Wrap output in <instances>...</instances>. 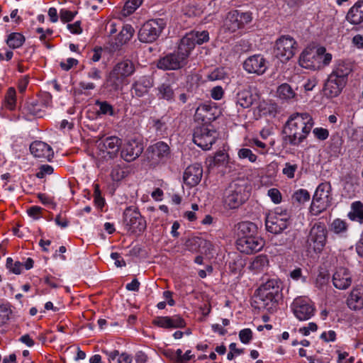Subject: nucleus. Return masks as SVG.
Segmentation results:
<instances>
[{"label":"nucleus","mask_w":363,"mask_h":363,"mask_svg":"<svg viewBox=\"0 0 363 363\" xmlns=\"http://www.w3.org/2000/svg\"><path fill=\"white\" fill-rule=\"evenodd\" d=\"M290 277L294 281L301 280L302 282L306 281V277L303 275L302 269L299 267L293 269L290 272Z\"/></svg>","instance_id":"5fc2aeb1"},{"label":"nucleus","mask_w":363,"mask_h":363,"mask_svg":"<svg viewBox=\"0 0 363 363\" xmlns=\"http://www.w3.org/2000/svg\"><path fill=\"white\" fill-rule=\"evenodd\" d=\"M325 48L324 47H320L318 48V59H319V65H320V62L323 65H328L332 60V55L330 53H325Z\"/></svg>","instance_id":"c03bdc74"},{"label":"nucleus","mask_w":363,"mask_h":363,"mask_svg":"<svg viewBox=\"0 0 363 363\" xmlns=\"http://www.w3.org/2000/svg\"><path fill=\"white\" fill-rule=\"evenodd\" d=\"M238 16L240 18V21H241V23L243 26V27H245V25L249 24L252 21L251 12H240L238 11Z\"/></svg>","instance_id":"6e6d98bb"},{"label":"nucleus","mask_w":363,"mask_h":363,"mask_svg":"<svg viewBox=\"0 0 363 363\" xmlns=\"http://www.w3.org/2000/svg\"><path fill=\"white\" fill-rule=\"evenodd\" d=\"M249 196L250 193L244 184L233 182L224 191L223 202L230 209H236L245 203Z\"/></svg>","instance_id":"0eeeda50"},{"label":"nucleus","mask_w":363,"mask_h":363,"mask_svg":"<svg viewBox=\"0 0 363 363\" xmlns=\"http://www.w3.org/2000/svg\"><path fill=\"white\" fill-rule=\"evenodd\" d=\"M147 158L152 166L164 163L170 158L171 151L169 145L162 141L149 146L146 150Z\"/></svg>","instance_id":"ddd939ff"},{"label":"nucleus","mask_w":363,"mask_h":363,"mask_svg":"<svg viewBox=\"0 0 363 363\" xmlns=\"http://www.w3.org/2000/svg\"><path fill=\"white\" fill-rule=\"evenodd\" d=\"M220 113L219 108L215 104L204 103L196 108L195 118L206 124L216 120Z\"/></svg>","instance_id":"6ab92c4d"},{"label":"nucleus","mask_w":363,"mask_h":363,"mask_svg":"<svg viewBox=\"0 0 363 363\" xmlns=\"http://www.w3.org/2000/svg\"><path fill=\"white\" fill-rule=\"evenodd\" d=\"M11 309L8 305H0V325L5 324L10 318Z\"/></svg>","instance_id":"37998d69"},{"label":"nucleus","mask_w":363,"mask_h":363,"mask_svg":"<svg viewBox=\"0 0 363 363\" xmlns=\"http://www.w3.org/2000/svg\"><path fill=\"white\" fill-rule=\"evenodd\" d=\"M152 324L164 329H169V316H157L152 320Z\"/></svg>","instance_id":"49530a36"},{"label":"nucleus","mask_w":363,"mask_h":363,"mask_svg":"<svg viewBox=\"0 0 363 363\" xmlns=\"http://www.w3.org/2000/svg\"><path fill=\"white\" fill-rule=\"evenodd\" d=\"M28 82L29 78L28 76H24L22 79L19 80L18 88L21 93L25 91L28 84Z\"/></svg>","instance_id":"774afa93"},{"label":"nucleus","mask_w":363,"mask_h":363,"mask_svg":"<svg viewBox=\"0 0 363 363\" xmlns=\"http://www.w3.org/2000/svg\"><path fill=\"white\" fill-rule=\"evenodd\" d=\"M24 35L20 33H11L7 36L6 43L12 49L21 48L25 43Z\"/></svg>","instance_id":"473e14b6"},{"label":"nucleus","mask_w":363,"mask_h":363,"mask_svg":"<svg viewBox=\"0 0 363 363\" xmlns=\"http://www.w3.org/2000/svg\"><path fill=\"white\" fill-rule=\"evenodd\" d=\"M269 265V259L267 255H259L254 258L250 264V268L255 272H260L267 268Z\"/></svg>","instance_id":"72a5a7b5"},{"label":"nucleus","mask_w":363,"mask_h":363,"mask_svg":"<svg viewBox=\"0 0 363 363\" xmlns=\"http://www.w3.org/2000/svg\"><path fill=\"white\" fill-rule=\"evenodd\" d=\"M87 76L90 79L99 80L101 78V72L96 67H92L88 72Z\"/></svg>","instance_id":"680f3d73"},{"label":"nucleus","mask_w":363,"mask_h":363,"mask_svg":"<svg viewBox=\"0 0 363 363\" xmlns=\"http://www.w3.org/2000/svg\"><path fill=\"white\" fill-rule=\"evenodd\" d=\"M282 297L281 283L277 279H269L256 290L255 307L272 313L277 311L278 303Z\"/></svg>","instance_id":"f03ea898"},{"label":"nucleus","mask_w":363,"mask_h":363,"mask_svg":"<svg viewBox=\"0 0 363 363\" xmlns=\"http://www.w3.org/2000/svg\"><path fill=\"white\" fill-rule=\"evenodd\" d=\"M136 9L137 7L135 6L130 1H128L125 2L123 6V11L124 15H130L133 13Z\"/></svg>","instance_id":"338daca9"},{"label":"nucleus","mask_w":363,"mask_h":363,"mask_svg":"<svg viewBox=\"0 0 363 363\" xmlns=\"http://www.w3.org/2000/svg\"><path fill=\"white\" fill-rule=\"evenodd\" d=\"M159 98L171 101L174 99V90L169 84H162L158 87Z\"/></svg>","instance_id":"4c0bfd02"},{"label":"nucleus","mask_w":363,"mask_h":363,"mask_svg":"<svg viewBox=\"0 0 363 363\" xmlns=\"http://www.w3.org/2000/svg\"><path fill=\"white\" fill-rule=\"evenodd\" d=\"M143 145L140 141L131 139L127 140L121 148V157L125 162L135 160L143 151Z\"/></svg>","instance_id":"f3484780"},{"label":"nucleus","mask_w":363,"mask_h":363,"mask_svg":"<svg viewBox=\"0 0 363 363\" xmlns=\"http://www.w3.org/2000/svg\"><path fill=\"white\" fill-rule=\"evenodd\" d=\"M134 29L130 25L123 26L117 38H116V48L129 41L133 35Z\"/></svg>","instance_id":"7c9ffc66"},{"label":"nucleus","mask_w":363,"mask_h":363,"mask_svg":"<svg viewBox=\"0 0 363 363\" xmlns=\"http://www.w3.org/2000/svg\"><path fill=\"white\" fill-rule=\"evenodd\" d=\"M352 211L348 213L351 220L363 223V203L361 201H354L351 206Z\"/></svg>","instance_id":"2f4dec72"},{"label":"nucleus","mask_w":363,"mask_h":363,"mask_svg":"<svg viewBox=\"0 0 363 363\" xmlns=\"http://www.w3.org/2000/svg\"><path fill=\"white\" fill-rule=\"evenodd\" d=\"M290 225L286 211H279L276 209L275 215H271L266 218L265 225L267 231L274 233H281Z\"/></svg>","instance_id":"2eb2a0df"},{"label":"nucleus","mask_w":363,"mask_h":363,"mask_svg":"<svg viewBox=\"0 0 363 363\" xmlns=\"http://www.w3.org/2000/svg\"><path fill=\"white\" fill-rule=\"evenodd\" d=\"M299 64L306 69H319L320 65H319L318 49L315 51L304 50L300 55Z\"/></svg>","instance_id":"5701e85b"},{"label":"nucleus","mask_w":363,"mask_h":363,"mask_svg":"<svg viewBox=\"0 0 363 363\" xmlns=\"http://www.w3.org/2000/svg\"><path fill=\"white\" fill-rule=\"evenodd\" d=\"M332 187L330 182L320 184L313 196L310 206V213L313 216H318L332 204Z\"/></svg>","instance_id":"423d86ee"},{"label":"nucleus","mask_w":363,"mask_h":363,"mask_svg":"<svg viewBox=\"0 0 363 363\" xmlns=\"http://www.w3.org/2000/svg\"><path fill=\"white\" fill-rule=\"evenodd\" d=\"M223 89L221 86H217L212 89L211 91V97L215 100H220L223 96Z\"/></svg>","instance_id":"13d9d810"},{"label":"nucleus","mask_w":363,"mask_h":363,"mask_svg":"<svg viewBox=\"0 0 363 363\" xmlns=\"http://www.w3.org/2000/svg\"><path fill=\"white\" fill-rule=\"evenodd\" d=\"M135 72L133 62L130 60H124L118 62L110 72L104 86L109 91L121 89L125 79Z\"/></svg>","instance_id":"20e7f679"},{"label":"nucleus","mask_w":363,"mask_h":363,"mask_svg":"<svg viewBox=\"0 0 363 363\" xmlns=\"http://www.w3.org/2000/svg\"><path fill=\"white\" fill-rule=\"evenodd\" d=\"M238 157L242 160H248L250 162H255L257 157L250 149L242 148L238 151Z\"/></svg>","instance_id":"79ce46f5"},{"label":"nucleus","mask_w":363,"mask_h":363,"mask_svg":"<svg viewBox=\"0 0 363 363\" xmlns=\"http://www.w3.org/2000/svg\"><path fill=\"white\" fill-rule=\"evenodd\" d=\"M347 304L350 309L354 311L363 309V287H357L351 291Z\"/></svg>","instance_id":"bb28decb"},{"label":"nucleus","mask_w":363,"mask_h":363,"mask_svg":"<svg viewBox=\"0 0 363 363\" xmlns=\"http://www.w3.org/2000/svg\"><path fill=\"white\" fill-rule=\"evenodd\" d=\"M81 22L76 21L72 24H68L67 28L71 31V33L74 34H79L82 33V30L80 27Z\"/></svg>","instance_id":"69168bd1"},{"label":"nucleus","mask_w":363,"mask_h":363,"mask_svg":"<svg viewBox=\"0 0 363 363\" xmlns=\"http://www.w3.org/2000/svg\"><path fill=\"white\" fill-rule=\"evenodd\" d=\"M239 338L244 344H248L252 338V332L250 328L241 330L239 333Z\"/></svg>","instance_id":"09e8293b"},{"label":"nucleus","mask_w":363,"mask_h":363,"mask_svg":"<svg viewBox=\"0 0 363 363\" xmlns=\"http://www.w3.org/2000/svg\"><path fill=\"white\" fill-rule=\"evenodd\" d=\"M225 75L223 68H216L208 75V79L211 81L220 80L224 79Z\"/></svg>","instance_id":"8fccbe9b"},{"label":"nucleus","mask_w":363,"mask_h":363,"mask_svg":"<svg viewBox=\"0 0 363 363\" xmlns=\"http://www.w3.org/2000/svg\"><path fill=\"white\" fill-rule=\"evenodd\" d=\"M16 105V91L13 87H9L4 98V106L10 111H13Z\"/></svg>","instance_id":"c9c22d12"},{"label":"nucleus","mask_w":363,"mask_h":363,"mask_svg":"<svg viewBox=\"0 0 363 363\" xmlns=\"http://www.w3.org/2000/svg\"><path fill=\"white\" fill-rule=\"evenodd\" d=\"M111 257L112 259L115 260V264L116 267H122L125 266V262L123 258H121L119 253L112 252L111 254Z\"/></svg>","instance_id":"052dcab7"},{"label":"nucleus","mask_w":363,"mask_h":363,"mask_svg":"<svg viewBox=\"0 0 363 363\" xmlns=\"http://www.w3.org/2000/svg\"><path fill=\"white\" fill-rule=\"evenodd\" d=\"M78 60L74 58H68L66 62H60V67L63 70L68 71L73 66L77 65Z\"/></svg>","instance_id":"bf43d9fd"},{"label":"nucleus","mask_w":363,"mask_h":363,"mask_svg":"<svg viewBox=\"0 0 363 363\" xmlns=\"http://www.w3.org/2000/svg\"><path fill=\"white\" fill-rule=\"evenodd\" d=\"M294 315L299 320L310 319L315 313V308L312 301L307 297H298L291 304Z\"/></svg>","instance_id":"4468645a"},{"label":"nucleus","mask_w":363,"mask_h":363,"mask_svg":"<svg viewBox=\"0 0 363 363\" xmlns=\"http://www.w3.org/2000/svg\"><path fill=\"white\" fill-rule=\"evenodd\" d=\"M257 96L248 90H242L237 94V104L243 108L250 107L256 101Z\"/></svg>","instance_id":"c85d7f7f"},{"label":"nucleus","mask_w":363,"mask_h":363,"mask_svg":"<svg viewBox=\"0 0 363 363\" xmlns=\"http://www.w3.org/2000/svg\"><path fill=\"white\" fill-rule=\"evenodd\" d=\"M293 199L299 203H303L310 199V194L306 189H301L293 194Z\"/></svg>","instance_id":"ea45409f"},{"label":"nucleus","mask_w":363,"mask_h":363,"mask_svg":"<svg viewBox=\"0 0 363 363\" xmlns=\"http://www.w3.org/2000/svg\"><path fill=\"white\" fill-rule=\"evenodd\" d=\"M227 18L228 21L230 22L228 29L230 30L232 32H235L239 29L244 28L241 23V21H240L238 10H234L229 12Z\"/></svg>","instance_id":"f704fd0d"},{"label":"nucleus","mask_w":363,"mask_h":363,"mask_svg":"<svg viewBox=\"0 0 363 363\" xmlns=\"http://www.w3.org/2000/svg\"><path fill=\"white\" fill-rule=\"evenodd\" d=\"M267 195L274 203H279L281 201V194L277 189L272 188L269 189Z\"/></svg>","instance_id":"603ef678"},{"label":"nucleus","mask_w":363,"mask_h":363,"mask_svg":"<svg viewBox=\"0 0 363 363\" xmlns=\"http://www.w3.org/2000/svg\"><path fill=\"white\" fill-rule=\"evenodd\" d=\"M169 325L171 328H183L186 326L185 320L180 315L169 316Z\"/></svg>","instance_id":"a19ab883"},{"label":"nucleus","mask_w":363,"mask_h":363,"mask_svg":"<svg viewBox=\"0 0 363 363\" xmlns=\"http://www.w3.org/2000/svg\"><path fill=\"white\" fill-rule=\"evenodd\" d=\"M352 275L349 270L344 267L337 269L333 276V283L338 289H346L352 284Z\"/></svg>","instance_id":"4be33fe9"},{"label":"nucleus","mask_w":363,"mask_h":363,"mask_svg":"<svg viewBox=\"0 0 363 363\" xmlns=\"http://www.w3.org/2000/svg\"><path fill=\"white\" fill-rule=\"evenodd\" d=\"M60 16L62 22L67 23L73 20L75 13L68 10L62 9L60 12Z\"/></svg>","instance_id":"4d7b16f0"},{"label":"nucleus","mask_w":363,"mask_h":363,"mask_svg":"<svg viewBox=\"0 0 363 363\" xmlns=\"http://www.w3.org/2000/svg\"><path fill=\"white\" fill-rule=\"evenodd\" d=\"M313 125V118L308 113L291 114L282 130L284 144L298 146L306 138Z\"/></svg>","instance_id":"f257e3e1"},{"label":"nucleus","mask_w":363,"mask_h":363,"mask_svg":"<svg viewBox=\"0 0 363 363\" xmlns=\"http://www.w3.org/2000/svg\"><path fill=\"white\" fill-rule=\"evenodd\" d=\"M95 105L99 107V110L97 111L99 115H108L111 116L115 115L113 106L108 101L96 100Z\"/></svg>","instance_id":"e433bc0d"},{"label":"nucleus","mask_w":363,"mask_h":363,"mask_svg":"<svg viewBox=\"0 0 363 363\" xmlns=\"http://www.w3.org/2000/svg\"><path fill=\"white\" fill-rule=\"evenodd\" d=\"M298 168L297 164H291L289 162H286L285 164V167H284L282 172L284 175H286L288 178L292 179L294 177V173Z\"/></svg>","instance_id":"de8ad7c7"},{"label":"nucleus","mask_w":363,"mask_h":363,"mask_svg":"<svg viewBox=\"0 0 363 363\" xmlns=\"http://www.w3.org/2000/svg\"><path fill=\"white\" fill-rule=\"evenodd\" d=\"M208 40L209 34L208 31H191L186 34V35L181 39L182 48L186 46L191 52L196 44H203V43L208 41Z\"/></svg>","instance_id":"aec40b11"},{"label":"nucleus","mask_w":363,"mask_h":363,"mask_svg":"<svg viewBox=\"0 0 363 363\" xmlns=\"http://www.w3.org/2000/svg\"><path fill=\"white\" fill-rule=\"evenodd\" d=\"M352 71V65L350 62L344 60L337 61L325 82L324 94L328 98L339 96L347 84L348 76Z\"/></svg>","instance_id":"7ed1b4c3"},{"label":"nucleus","mask_w":363,"mask_h":363,"mask_svg":"<svg viewBox=\"0 0 363 363\" xmlns=\"http://www.w3.org/2000/svg\"><path fill=\"white\" fill-rule=\"evenodd\" d=\"M320 338L325 342L335 341L336 338V333L333 330H330L328 333L324 332L321 334Z\"/></svg>","instance_id":"e2e57ef3"},{"label":"nucleus","mask_w":363,"mask_h":363,"mask_svg":"<svg viewBox=\"0 0 363 363\" xmlns=\"http://www.w3.org/2000/svg\"><path fill=\"white\" fill-rule=\"evenodd\" d=\"M123 224L131 234L140 235L147 228L146 220L134 206L127 207L123 212Z\"/></svg>","instance_id":"1a4fd4ad"},{"label":"nucleus","mask_w":363,"mask_h":363,"mask_svg":"<svg viewBox=\"0 0 363 363\" xmlns=\"http://www.w3.org/2000/svg\"><path fill=\"white\" fill-rule=\"evenodd\" d=\"M328 230L324 222H315L311 228L306 241L308 250H313L315 253H320L328 240Z\"/></svg>","instance_id":"39448f33"},{"label":"nucleus","mask_w":363,"mask_h":363,"mask_svg":"<svg viewBox=\"0 0 363 363\" xmlns=\"http://www.w3.org/2000/svg\"><path fill=\"white\" fill-rule=\"evenodd\" d=\"M331 229L336 234L345 233L347 230V224L345 221L336 218L331 224Z\"/></svg>","instance_id":"58836bf2"},{"label":"nucleus","mask_w":363,"mask_h":363,"mask_svg":"<svg viewBox=\"0 0 363 363\" xmlns=\"http://www.w3.org/2000/svg\"><path fill=\"white\" fill-rule=\"evenodd\" d=\"M166 26L162 18L152 19L145 22L138 32V39L140 42L151 43L155 41Z\"/></svg>","instance_id":"9d476101"},{"label":"nucleus","mask_w":363,"mask_h":363,"mask_svg":"<svg viewBox=\"0 0 363 363\" xmlns=\"http://www.w3.org/2000/svg\"><path fill=\"white\" fill-rule=\"evenodd\" d=\"M296 42L289 35H282L277 40L274 53L282 62L289 61L294 55Z\"/></svg>","instance_id":"f8f14e48"},{"label":"nucleus","mask_w":363,"mask_h":363,"mask_svg":"<svg viewBox=\"0 0 363 363\" xmlns=\"http://www.w3.org/2000/svg\"><path fill=\"white\" fill-rule=\"evenodd\" d=\"M30 151L35 157H42L50 160L54 152L51 147L42 141H35L30 145Z\"/></svg>","instance_id":"b1692460"},{"label":"nucleus","mask_w":363,"mask_h":363,"mask_svg":"<svg viewBox=\"0 0 363 363\" xmlns=\"http://www.w3.org/2000/svg\"><path fill=\"white\" fill-rule=\"evenodd\" d=\"M53 172V168L48 164H43L40 167L39 172L36 173V177L43 179L47 174H51Z\"/></svg>","instance_id":"864d4df0"},{"label":"nucleus","mask_w":363,"mask_h":363,"mask_svg":"<svg viewBox=\"0 0 363 363\" xmlns=\"http://www.w3.org/2000/svg\"><path fill=\"white\" fill-rule=\"evenodd\" d=\"M217 138V132L213 128H209L208 125H203L194 128L193 141L204 150H210Z\"/></svg>","instance_id":"9b49d317"},{"label":"nucleus","mask_w":363,"mask_h":363,"mask_svg":"<svg viewBox=\"0 0 363 363\" xmlns=\"http://www.w3.org/2000/svg\"><path fill=\"white\" fill-rule=\"evenodd\" d=\"M146 86L143 85L142 82H135L132 86V93L138 97H141L147 93Z\"/></svg>","instance_id":"a18cd8bd"},{"label":"nucleus","mask_w":363,"mask_h":363,"mask_svg":"<svg viewBox=\"0 0 363 363\" xmlns=\"http://www.w3.org/2000/svg\"><path fill=\"white\" fill-rule=\"evenodd\" d=\"M203 168L201 164L194 163L189 165L184 171L183 179L190 186H196L201 180Z\"/></svg>","instance_id":"412c9836"},{"label":"nucleus","mask_w":363,"mask_h":363,"mask_svg":"<svg viewBox=\"0 0 363 363\" xmlns=\"http://www.w3.org/2000/svg\"><path fill=\"white\" fill-rule=\"evenodd\" d=\"M315 137L320 140H325L329 136V132L323 128H315L313 130Z\"/></svg>","instance_id":"3c124183"},{"label":"nucleus","mask_w":363,"mask_h":363,"mask_svg":"<svg viewBox=\"0 0 363 363\" xmlns=\"http://www.w3.org/2000/svg\"><path fill=\"white\" fill-rule=\"evenodd\" d=\"M237 233L240 238L258 235L257 226L250 221L240 222L237 225Z\"/></svg>","instance_id":"cd10ccee"},{"label":"nucleus","mask_w":363,"mask_h":363,"mask_svg":"<svg viewBox=\"0 0 363 363\" xmlns=\"http://www.w3.org/2000/svg\"><path fill=\"white\" fill-rule=\"evenodd\" d=\"M264 240L259 235L239 238L236 241L238 250L247 255L260 251L264 246Z\"/></svg>","instance_id":"dca6fc26"},{"label":"nucleus","mask_w":363,"mask_h":363,"mask_svg":"<svg viewBox=\"0 0 363 363\" xmlns=\"http://www.w3.org/2000/svg\"><path fill=\"white\" fill-rule=\"evenodd\" d=\"M346 20L352 25L363 22V0L357 1L348 11Z\"/></svg>","instance_id":"393cba45"},{"label":"nucleus","mask_w":363,"mask_h":363,"mask_svg":"<svg viewBox=\"0 0 363 363\" xmlns=\"http://www.w3.org/2000/svg\"><path fill=\"white\" fill-rule=\"evenodd\" d=\"M104 150L107 152L109 157L115 158L121 148V140L116 136L108 137L102 141Z\"/></svg>","instance_id":"a878e982"},{"label":"nucleus","mask_w":363,"mask_h":363,"mask_svg":"<svg viewBox=\"0 0 363 363\" xmlns=\"http://www.w3.org/2000/svg\"><path fill=\"white\" fill-rule=\"evenodd\" d=\"M277 96L279 99L289 101L291 99L296 100L297 95L291 85L284 83L278 86L277 91Z\"/></svg>","instance_id":"c756f323"},{"label":"nucleus","mask_w":363,"mask_h":363,"mask_svg":"<svg viewBox=\"0 0 363 363\" xmlns=\"http://www.w3.org/2000/svg\"><path fill=\"white\" fill-rule=\"evenodd\" d=\"M243 69L249 74L262 75L267 69V61L262 55H255L244 61Z\"/></svg>","instance_id":"a211bd4d"},{"label":"nucleus","mask_w":363,"mask_h":363,"mask_svg":"<svg viewBox=\"0 0 363 363\" xmlns=\"http://www.w3.org/2000/svg\"><path fill=\"white\" fill-rule=\"evenodd\" d=\"M190 52L186 46L182 48L180 40L177 50L161 57L157 63V67L163 70L179 69L186 64Z\"/></svg>","instance_id":"6e6552de"},{"label":"nucleus","mask_w":363,"mask_h":363,"mask_svg":"<svg viewBox=\"0 0 363 363\" xmlns=\"http://www.w3.org/2000/svg\"><path fill=\"white\" fill-rule=\"evenodd\" d=\"M42 208L37 206H33L28 209L27 213L30 216L35 219L38 218V216L40 213Z\"/></svg>","instance_id":"0e129e2a"}]
</instances>
